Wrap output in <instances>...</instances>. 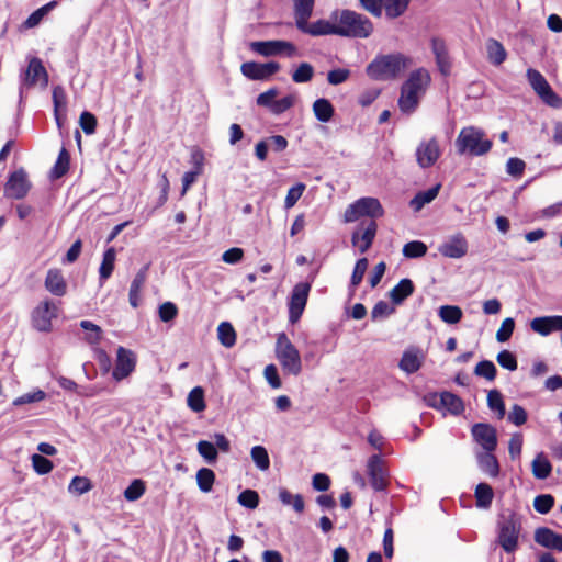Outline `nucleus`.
Instances as JSON below:
<instances>
[{"mask_svg": "<svg viewBox=\"0 0 562 562\" xmlns=\"http://www.w3.org/2000/svg\"><path fill=\"white\" fill-rule=\"evenodd\" d=\"M426 351L417 346L407 347L398 361V368L406 374L417 372L426 360Z\"/></svg>", "mask_w": 562, "mask_h": 562, "instance_id": "nucleus-12", "label": "nucleus"}, {"mask_svg": "<svg viewBox=\"0 0 562 562\" xmlns=\"http://www.w3.org/2000/svg\"><path fill=\"white\" fill-rule=\"evenodd\" d=\"M214 481L215 474L211 469L202 468L196 472L198 486L203 493L212 491Z\"/></svg>", "mask_w": 562, "mask_h": 562, "instance_id": "nucleus-42", "label": "nucleus"}, {"mask_svg": "<svg viewBox=\"0 0 562 562\" xmlns=\"http://www.w3.org/2000/svg\"><path fill=\"white\" fill-rule=\"evenodd\" d=\"M331 20L337 23V35L367 38L373 32L372 22L364 15L350 10L336 11Z\"/></svg>", "mask_w": 562, "mask_h": 562, "instance_id": "nucleus-2", "label": "nucleus"}, {"mask_svg": "<svg viewBox=\"0 0 562 562\" xmlns=\"http://www.w3.org/2000/svg\"><path fill=\"white\" fill-rule=\"evenodd\" d=\"M238 503L249 509H255L259 504V495L254 490H245L238 495Z\"/></svg>", "mask_w": 562, "mask_h": 562, "instance_id": "nucleus-57", "label": "nucleus"}, {"mask_svg": "<svg viewBox=\"0 0 562 562\" xmlns=\"http://www.w3.org/2000/svg\"><path fill=\"white\" fill-rule=\"evenodd\" d=\"M440 184H437L427 191L419 192L415 195V198L411 201V206L415 212L420 211L426 204L434 201L439 193Z\"/></svg>", "mask_w": 562, "mask_h": 562, "instance_id": "nucleus-33", "label": "nucleus"}, {"mask_svg": "<svg viewBox=\"0 0 562 562\" xmlns=\"http://www.w3.org/2000/svg\"><path fill=\"white\" fill-rule=\"evenodd\" d=\"M497 362L501 367L504 369H507L509 371H515L517 369V359L516 357L508 350H502L497 357Z\"/></svg>", "mask_w": 562, "mask_h": 562, "instance_id": "nucleus-61", "label": "nucleus"}, {"mask_svg": "<svg viewBox=\"0 0 562 562\" xmlns=\"http://www.w3.org/2000/svg\"><path fill=\"white\" fill-rule=\"evenodd\" d=\"M314 76V68L308 63H302L296 70L292 74V80L296 83H304L312 80Z\"/></svg>", "mask_w": 562, "mask_h": 562, "instance_id": "nucleus-49", "label": "nucleus"}, {"mask_svg": "<svg viewBox=\"0 0 562 562\" xmlns=\"http://www.w3.org/2000/svg\"><path fill=\"white\" fill-rule=\"evenodd\" d=\"M293 2L295 24L296 26L304 25V21L308 20L312 15L314 0H293Z\"/></svg>", "mask_w": 562, "mask_h": 562, "instance_id": "nucleus-30", "label": "nucleus"}, {"mask_svg": "<svg viewBox=\"0 0 562 562\" xmlns=\"http://www.w3.org/2000/svg\"><path fill=\"white\" fill-rule=\"evenodd\" d=\"M487 58L493 65H501L505 61L507 53L498 41L490 38L486 42Z\"/></svg>", "mask_w": 562, "mask_h": 562, "instance_id": "nucleus-29", "label": "nucleus"}, {"mask_svg": "<svg viewBox=\"0 0 562 562\" xmlns=\"http://www.w3.org/2000/svg\"><path fill=\"white\" fill-rule=\"evenodd\" d=\"M535 541L549 549L562 551V536L549 528H539L535 532Z\"/></svg>", "mask_w": 562, "mask_h": 562, "instance_id": "nucleus-25", "label": "nucleus"}, {"mask_svg": "<svg viewBox=\"0 0 562 562\" xmlns=\"http://www.w3.org/2000/svg\"><path fill=\"white\" fill-rule=\"evenodd\" d=\"M496 372L497 370L495 364L488 360L480 361L474 369V373L476 375L483 376L488 381H493L495 379Z\"/></svg>", "mask_w": 562, "mask_h": 562, "instance_id": "nucleus-54", "label": "nucleus"}, {"mask_svg": "<svg viewBox=\"0 0 562 562\" xmlns=\"http://www.w3.org/2000/svg\"><path fill=\"white\" fill-rule=\"evenodd\" d=\"M23 83L26 86H35L37 83L46 87L48 83V74L38 58H32L25 71Z\"/></svg>", "mask_w": 562, "mask_h": 562, "instance_id": "nucleus-22", "label": "nucleus"}, {"mask_svg": "<svg viewBox=\"0 0 562 562\" xmlns=\"http://www.w3.org/2000/svg\"><path fill=\"white\" fill-rule=\"evenodd\" d=\"M409 0H383L382 8L386 16L395 19L401 16L407 9Z\"/></svg>", "mask_w": 562, "mask_h": 562, "instance_id": "nucleus-39", "label": "nucleus"}, {"mask_svg": "<svg viewBox=\"0 0 562 562\" xmlns=\"http://www.w3.org/2000/svg\"><path fill=\"white\" fill-rule=\"evenodd\" d=\"M250 49L263 57L297 55V48L291 42L282 40L251 42Z\"/></svg>", "mask_w": 562, "mask_h": 562, "instance_id": "nucleus-8", "label": "nucleus"}, {"mask_svg": "<svg viewBox=\"0 0 562 562\" xmlns=\"http://www.w3.org/2000/svg\"><path fill=\"white\" fill-rule=\"evenodd\" d=\"M199 454L209 463L213 464L217 460V449L213 442L200 440L196 445Z\"/></svg>", "mask_w": 562, "mask_h": 562, "instance_id": "nucleus-44", "label": "nucleus"}, {"mask_svg": "<svg viewBox=\"0 0 562 562\" xmlns=\"http://www.w3.org/2000/svg\"><path fill=\"white\" fill-rule=\"evenodd\" d=\"M494 497L493 488L486 483H480L475 487V499L479 508H490Z\"/></svg>", "mask_w": 562, "mask_h": 562, "instance_id": "nucleus-35", "label": "nucleus"}, {"mask_svg": "<svg viewBox=\"0 0 562 562\" xmlns=\"http://www.w3.org/2000/svg\"><path fill=\"white\" fill-rule=\"evenodd\" d=\"M313 112L318 121L326 123L334 115V106L327 99L321 98L313 103Z\"/></svg>", "mask_w": 562, "mask_h": 562, "instance_id": "nucleus-34", "label": "nucleus"}, {"mask_svg": "<svg viewBox=\"0 0 562 562\" xmlns=\"http://www.w3.org/2000/svg\"><path fill=\"white\" fill-rule=\"evenodd\" d=\"M308 20L304 21V25L297 26L300 31L303 33L310 34L312 36H321L334 34L337 35V23L335 21L329 22L326 20H318L308 24Z\"/></svg>", "mask_w": 562, "mask_h": 562, "instance_id": "nucleus-23", "label": "nucleus"}, {"mask_svg": "<svg viewBox=\"0 0 562 562\" xmlns=\"http://www.w3.org/2000/svg\"><path fill=\"white\" fill-rule=\"evenodd\" d=\"M145 491V483L142 480L136 479L124 491V497L128 502H135L144 495Z\"/></svg>", "mask_w": 562, "mask_h": 562, "instance_id": "nucleus-47", "label": "nucleus"}, {"mask_svg": "<svg viewBox=\"0 0 562 562\" xmlns=\"http://www.w3.org/2000/svg\"><path fill=\"white\" fill-rule=\"evenodd\" d=\"M80 327L89 331L86 336V340L91 345H97L101 340L102 329L90 321H81Z\"/></svg>", "mask_w": 562, "mask_h": 562, "instance_id": "nucleus-52", "label": "nucleus"}, {"mask_svg": "<svg viewBox=\"0 0 562 562\" xmlns=\"http://www.w3.org/2000/svg\"><path fill=\"white\" fill-rule=\"evenodd\" d=\"M310 290L311 285L306 282H300L294 285L289 302V319L292 324L301 318L307 303Z\"/></svg>", "mask_w": 562, "mask_h": 562, "instance_id": "nucleus-10", "label": "nucleus"}, {"mask_svg": "<svg viewBox=\"0 0 562 562\" xmlns=\"http://www.w3.org/2000/svg\"><path fill=\"white\" fill-rule=\"evenodd\" d=\"M521 531L520 517L514 513L501 516L498 520V543L507 553L514 552L518 547Z\"/></svg>", "mask_w": 562, "mask_h": 562, "instance_id": "nucleus-6", "label": "nucleus"}, {"mask_svg": "<svg viewBox=\"0 0 562 562\" xmlns=\"http://www.w3.org/2000/svg\"><path fill=\"white\" fill-rule=\"evenodd\" d=\"M440 404L453 415H458L464 409L462 400L450 392H442L440 394Z\"/></svg>", "mask_w": 562, "mask_h": 562, "instance_id": "nucleus-36", "label": "nucleus"}, {"mask_svg": "<svg viewBox=\"0 0 562 562\" xmlns=\"http://www.w3.org/2000/svg\"><path fill=\"white\" fill-rule=\"evenodd\" d=\"M438 315L447 324H457L462 318V310L456 305H442L439 307Z\"/></svg>", "mask_w": 562, "mask_h": 562, "instance_id": "nucleus-40", "label": "nucleus"}, {"mask_svg": "<svg viewBox=\"0 0 562 562\" xmlns=\"http://www.w3.org/2000/svg\"><path fill=\"white\" fill-rule=\"evenodd\" d=\"M378 225L371 221L366 228H357L351 235V244L357 247L361 254H364L372 245L376 235Z\"/></svg>", "mask_w": 562, "mask_h": 562, "instance_id": "nucleus-20", "label": "nucleus"}, {"mask_svg": "<svg viewBox=\"0 0 562 562\" xmlns=\"http://www.w3.org/2000/svg\"><path fill=\"white\" fill-rule=\"evenodd\" d=\"M279 498L285 506H292L295 512L302 513L304 510V501L300 494H292L285 488L279 491Z\"/></svg>", "mask_w": 562, "mask_h": 562, "instance_id": "nucleus-41", "label": "nucleus"}, {"mask_svg": "<svg viewBox=\"0 0 562 562\" xmlns=\"http://www.w3.org/2000/svg\"><path fill=\"white\" fill-rule=\"evenodd\" d=\"M527 78L541 100L552 108H561L562 99L552 90L547 79L536 69L527 70Z\"/></svg>", "mask_w": 562, "mask_h": 562, "instance_id": "nucleus-9", "label": "nucleus"}, {"mask_svg": "<svg viewBox=\"0 0 562 562\" xmlns=\"http://www.w3.org/2000/svg\"><path fill=\"white\" fill-rule=\"evenodd\" d=\"M417 165L423 168L432 167L441 156V148L438 140L432 137L422 140L416 148Z\"/></svg>", "mask_w": 562, "mask_h": 562, "instance_id": "nucleus-11", "label": "nucleus"}, {"mask_svg": "<svg viewBox=\"0 0 562 562\" xmlns=\"http://www.w3.org/2000/svg\"><path fill=\"white\" fill-rule=\"evenodd\" d=\"M508 420L516 426L524 425L527 422V413L525 408L518 404H515L508 414Z\"/></svg>", "mask_w": 562, "mask_h": 562, "instance_id": "nucleus-64", "label": "nucleus"}, {"mask_svg": "<svg viewBox=\"0 0 562 562\" xmlns=\"http://www.w3.org/2000/svg\"><path fill=\"white\" fill-rule=\"evenodd\" d=\"M515 328V321L512 317L505 318L498 330L496 331V340L498 342H506L513 335Z\"/></svg>", "mask_w": 562, "mask_h": 562, "instance_id": "nucleus-56", "label": "nucleus"}, {"mask_svg": "<svg viewBox=\"0 0 562 562\" xmlns=\"http://www.w3.org/2000/svg\"><path fill=\"white\" fill-rule=\"evenodd\" d=\"M241 74L252 80H265L280 70V65L276 61L258 64L255 61L244 63L240 67Z\"/></svg>", "mask_w": 562, "mask_h": 562, "instance_id": "nucleus-17", "label": "nucleus"}, {"mask_svg": "<svg viewBox=\"0 0 562 562\" xmlns=\"http://www.w3.org/2000/svg\"><path fill=\"white\" fill-rule=\"evenodd\" d=\"M487 406L491 411H494L497 414L499 419L505 416V404L499 391L491 390L487 393Z\"/></svg>", "mask_w": 562, "mask_h": 562, "instance_id": "nucleus-43", "label": "nucleus"}, {"mask_svg": "<svg viewBox=\"0 0 562 562\" xmlns=\"http://www.w3.org/2000/svg\"><path fill=\"white\" fill-rule=\"evenodd\" d=\"M554 505V497L550 494H541L535 497L533 507L540 514H547Z\"/></svg>", "mask_w": 562, "mask_h": 562, "instance_id": "nucleus-55", "label": "nucleus"}, {"mask_svg": "<svg viewBox=\"0 0 562 562\" xmlns=\"http://www.w3.org/2000/svg\"><path fill=\"white\" fill-rule=\"evenodd\" d=\"M136 367V355L124 347H119L116 350L115 367L112 376L115 381H122L127 378Z\"/></svg>", "mask_w": 562, "mask_h": 562, "instance_id": "nucleus-14", "label": "nucleus"}, {"mask_svg": "<svg viewBox=\"0 0 562 562\" xmlns=\"http://www.w3.org/2000/svg\"><path fill=\"white\" fill-rule=\"evenodd\" d=\"M278 94H279V91L276 88H271L258 95L257 104L260 106L268 108L271 111L272 105L276 102V98L278 97Z\"/></svg>", "mask_w": 562, "mask_h": 562, "instance_id": "nucleus-63", "label": "nucleus"}, {"mask_svg": "<svg viewBox=\"0 0 562 562\" xmlns=\"http://www.w3.org/2000/svg\"><path fill=\"white\" fill-rule=\"evenodd\" d=\"M457 151L460 155L482 156L492 148V142L485 137L483 130L475 126L463 127L456 139Z\"/></svg>", "mask_w": 562, "mask_h": 562, "instance_id": "nucleus-4", "label": "nucleus"}, {"mask_svg": "<svg viewBox=\"0 0 562 562\" xmlns=\"http://www.w3.org/2000/svg\"><path fill=\"white\" fill-rule=\"evenodd\" d=\"M217 336L220 342L226 348L233 347L236 342L235 329L228 322H223L218 325Z\"/></svg>", "mask_w": 562, "mask_h": 562, "instance_id": "nucleus-38", "label": "nucleus"}, {"mask_svg": "<svg viewBox=\"0 0 562 562\" xmlns=\"http://www.w3.org/2000/svg\"><path fill=\"white\" fill-rule=\"evenodd\" d=\"M472 436L483 450L494 451L496 449L497 436L493 426L483 423L475 424L472 427Z\"/></svg>", "mask_w": 562, "mask_h": 562, "instance_id": "nucleus-19", "label": "nucleus"}, {"mask_svg": "<svg viewBox=\"0 0 562 562\" xmlns=\"http://www.w3.org/2000/svg\"><path fill=\"white\" fill-rule=\"evenodd\" d=\"M414 292V284L409 279H402L391 291L390 299L394 304H401Z\"/></svg>", "mask_w": 562, "mask_h": 562, "instance_id": "nucleus-28", "label": "nucleus"}, {"mask_svg": "<svg viewBox=\"0 0 562 562\" xmlns=\"http://www.w3.org/2000/svg\"><path fill=\"white\" fill-rule=\"evenodd\" d=\"M407 61L402 54L376 56L367 66L366 72L374 80L395 79L407 67Z\"/></svg>", "mask_w": 562, "mask_h": 562, "instance_id": "nucleus-3", "label": "nucleus"}, {"mask_svg": "<svg viewBox=\"0 0 562 562\" xmlns=\"http://www.w3.org/2000/svg\"><path fill=\"white\" fill-rule=\"evenodd\" d=\"M384 214V210L380 201L375 198L367 196L361 198L350 204L344 214L346 223H352L358 221L360 217L367 216L372 218L381 217Z\"/></svg>", "mask_w": 562, "mask_h": 562, "instance_id": "nucleus-7", "label": "nucleus"}, {"mask_svg": "<svg viewBox=\"0 0 562 562\" xmlns=\"http://www.w3.org/2000/svg\"><path fill=\"white\" fill-rule=\"evenodd\" d=\"M276 352L282 369L286 373L295 376L301 373L302 361L300 352L284 333L278 335Z\"/></svg>", "mask_w": 562, "mask_h": 562, "instance_id": "nucleus-5", "label": "nucleus"}, {"mask_svg": "<svg viewBox=\"0 0 562 562\" xmlns=\"http://www.w3.org/2000/svg\"><path fill=\"white\" fill-rule=\"evenodd\" d=\"M368 475L372 487L375 491H383L387 485L386 470L384 462L379 454H373L368 460Z\"/></svg>", "mask_w": 562, "mask_h": 562, "instance_id": "nucleus-18", "label": "nucleus"}, {"mask_svg": "<svg viewBox=\"0 0 562 562\" xmlns=\"http://www.w3.org/2000/svg\"><path fill=\"white\" fill-rule=\"evenodd\" d=\"M296 97L294 94H289L284 98L276 100V102L272 105L271 112L273 114H281L291 109L294 105Z\"/></svg>", "mask_w": 562, "mask_h": 562, "instance_id": "nucleus-62", "label": "nucleus"}, {"mask_svg": "<svg viewBox=\"0 0 562 562\" xmlns=\"http://www.w3.org/2000/svg\"><path fill=\"white\" fill-rule=\"evenodd\" d=\"M92 488L91 481L85 476H75L69 486L68 492L75 495H82Z\"/></svg>", "mask_w": 562, "mask_h": 562, "instance_id": "nucleus-48", "label": "nucleus"}, {"mask_svg": "<svg viewBox=\"0 0 562 562\" xmlns=\"http://www.w3.org/2000/svg\"><path fill=\"white\" fill-rule=\"evenodd\" d=\"M188 406L195 413L203 412L205 409L204 392L200 386L194 387L188 395Z\"/></svg>", "mask_w": 562, "mask_h": 562, "instance_id": "nucleus-45", "label": "nucleus"}, {"mask_svg": "<svg viewBox=\"0 0 562 562\" xmlns=\"http://www.w3.org/2000/svg\"><path fill=\"white\" fill-rule=\"evenodd\" d=\"M402 252L406 258H419L427 252V246L419 240L409 241L404 245Z\"/></svg>", "mask_w": 562, "mask_h": 562, "instance_id": "nucleus-50", "label": "nucleus"}, {"mask_svg": "<svg viewBox=\"0 0 562 562\" xmlns=\"http://www.w3.org/2000/svg\"><path fill=\"white\" fill-rule=\"evenodd\" d=\"M305 190L304 183H297L294 187L290 188L288 194L284 200L285 209H291L295 205V203L300 200L303 192Z\"/></svg>", "mask_w": 562, "mask_h": 562, "instance_id": "nucleus-59", "label": "nucleus"}, {"mask_svg": "<svg viewBox=\"0 0 562 562\" xmlns=\"http://www.w3.org/2000/svg\"><path fill=\"white\" fill-rule=\"evenodd\" d=\"M431 50L436 57L439 71L447 76L450 72L451 63L445 42L441 38H432Z\"/></svg>", "mask_w": 562, "mask_h": 562, "instance_id": "nucleus-24", "label": "nucleus"}, {"mask_svg": "<svg viewBox=\"0 0 562 562\" xmlns=\"http://www.w3.org/2000/svg\"><path fill=\"white\" fill-rule=\"evenodd\" d=\"M532 474L538 480H546L552 471V465L547 457L541 452L537 454L531 463Z\"/></svg>", "mask_w": 562, "mask_h": 562, "instance_id": "nucleus-31", "label": "nucleus"}, {"mask_svg": "<svg viewBox=\"0 0 562 562\" xmlns=\"http://www.w3.org/2000/svg\"><path fill=\"white\" fill-rule=\"evenodd\" d=\"M32 464L37 474L44 475L53 470V462L42 454L32 456Z\"/></svg>", "mask_w": 562, "mask_h": 562, "instance_id": "nucleus-58", "label": "nucleus"}, {"mask_svg": "<svg viewBox=\"0 0 562 562\" xmlns=\"http://www.w3.org/2000/svg\"><path fill=\"white\" fill-rule=\"evenodd\" d=\"M57 7V1H50L40 9L35 10L24 22V26L27 29H32L37 26L41 21L52 10Z\"/></svg>", "mask_w": 562, "mask_h": 562, "instance_id": "nucleus-37", "label": "nucleus"}, {"mask_svg": "<svg viewBox=\"0 0 562 562\" xmlns=\"http://www.w3.org/2000/svg\"><path fill=\"white\" fill-rule=\"evenodd\" d=\"M57 306L49 301L42 302L32 314L33 326L40 331H49L52 319L57 316Z\"/></svg>", "mask_w": 562, "mask_h": 562, "instance_id": "nucleus-15", "label": "nucleus"}, {"mask_svg": "<svg viewBox=\"0 0 562 562\" xmlns=\"http://www.w3.org/2000/svg\"><path fill=\"white\" fill-rule=\"evenodd\" d=\"M530 328L541 336H548L553 331H561L562 315L536 317L530 322Z\"/></svg>", "mask_w": 562, "mask_h": 562, "instance_id": "nucleus-21", "label": "nucleus"}, {"mask_svg": "<svg viewBox=\"0 0 562 562\" xmlns=\"http://www.w3.org/2000/svg\"><path fill=\"white\" fill-rule=\"evenodd\" d=\"M45 288L52 294L57 296H63L67 291V283L61 274V272L57 269H50L47 272L45 279Z\"/></svg>", "mask_w": 562, "mask_h": 562, "instance_id": "nucleus-26", "label": "nucleus"}, {"mask_svg": "<svg viewBox=\"0 0 562 562\" xmlns=\"http://www.w3.org/2000/svg\"><path fill=\"white\" fill-rule=\"evenodd\" d=\"M79 124L87 135H91L95 132L97 119L92 113L85 111L79 117Z\"/></svg>", "mask_w": 562, "mask_h": 562, "instance_id": "nucleus-60", "label": "nucleus"}, {"mask_svg": "<svg viewBox=\"0 0 562 562\" xmlns=\"http://www.w3.org/2000/svg\"><path fill=\"white\" fill-rule=\"evenodd\" d=\"M430 81V75L425 68H419L411 72L401 88L398 98L400 110L404 113H413L417 109L420 99L426 93Z\"/></svg>", "mask_w": 562, "mask_h": 562, "instance_id": "nucleus-1", "label": "nucleus"}, {"mask_svg": "<svg viewBox=\"0 0 562 562\" xmlns=\"http://www.w3.org/2000/svg\"><path fill=\"white\" fill-rule=\"evenodd\" d=\"M69 161L70 157L68 151L65 148H61L59 151L57 161L55 162V166L52 170L54 178H60L63 177L69 169Z\"/></svg>", "mask_w": 562, "mask_h": 562, "instance_id": "nucleus-51", "label": "nucleus"}, {"mask_svg": "<svg viewBox=\"0 0 562 562\" xmlns=\"http://www.w3.org/2000/svg\"><path fill=\"white\" fill-rule=\"evenodd\" d=\"M31 188L27 173L24 169L12 172L5 183L4 194L11 199H23Z\"/></svg>", "mask_w": 562, "mask_h": 562, "instance_id": "nucleus-13", "label": "nucleus"}, {"mask_svg": "<svg viewBox=\"0 0 562 562\" xmlns=\"http://www.w3.org/2000/svg\"><path fill=\"white\" fill-rule=\"evenodd\" d=\"M250 456L256 467L261 471H267L270 467V459L267 449L262 446L251 448Z\"/></svg>", "mask_w": 562, "mask_h": 562, "instance_id": "nucleus-46", "label": "nucleus"}, {"mask_svg": "<svg viewBox=\"0 0 562 562\" xmlns=\"http://www.w3.org/2000/svg\"><path fill=\"white\" fill-rule=\"evenodd\" d=\"M115 259H116V251L113 247H110L109 249H106L104 251L102 262L99 268V274H100L101 281H105L111 277V274L114 270Z\"/></svg>", "mask_w": 562, "mask_h": 562, "instance_id": "nucleus-32", "label": "nucleus"}, {"mask_svg": "<svg viewBox=\"0 0 562 562\" xmlns=\"http://www.w3.org/2000/svg\"><path fill=\"white\" fill-rule=\"evenodd\" d=\"M46 398V393L40 389L25 393L13 401L14 406H22L25 404L38 403Z\"/></svg>", "mask_w": 562, "mask_h": 562, "instance_id": "nucleus-53", "label": "nucleus"}, {"mask_svg": "<svg viewBox=\"0 0 562 562\" xmlns=\"http://www.w3.org/2000/svg\"><path fill=\"white\" fill-rule=\"evenodd\" d=\"M468 241L461 234H454L443 241L439 247L438 251L446 258L460 259L468 254Z\"/></svg>", "mask_w": 562, "mask_h": 562, "instance_id": "nucleus-16", "label": "nucleus"}, {"mask_svg": "<svg viewBox=\"0 0 562 562\" xmlns=\"http://www.w3.org/2000/svg\"><path fill=\"white\" fill-rule=\"evenodd\" d=\"M480 469L488 475L495 477L499 473V465L493 451L479 452L476 454Z\"/></svg>", "mask_w": 562, "mask_h": 562, "instance_id": "nucleus-27", "label": "nucleus"}]
</instances>
